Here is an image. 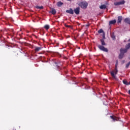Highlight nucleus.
Here are the masks:
<instances>
[{
    "instance_id": "f03ea898",
    "label": "nucleus",
    "mask_w": 130,
    "mask_h": 130,
    "mask_svg": "<svg viewBox=\"0 0 130 130\" xmlns=\"http://www.w3.org/2000/svg\"><path fill=\"white\" fill-rule=\"evenodd\" d=\"M79 6L82 9H87V7H88V3L86 2H81L79 4Z\"/></svg>"
},
{
    "instance_id": "2eb2a0df",
    "label": "nucleus",
    "mask_w": 130,
    "mask_h": 130,
    "mask_svg": "<svg viewBox=\"0 0 130 130\" xmlns=\"http://www.w3.org/2000/svg\"><path fill=\"white\" fill-rule=\"evenodd\" d=\"M100 41L102 43V45L103 46L104 45H106V44L105 43V42H104V39H101Z\"/></svg>"
},
{
    "instance_id": "473e14b6",
    "label": "nucleus",
    "mask_w": 130,
    "mask_h": 130,
    "mask_svg": "<svg viewBox=\"0 0 130 130\" xmlns=\"http://www.w3.org/2000/svg\"><path fill=\"white\" fill-rule=\"evenodd\" d=\"M128 41H130V39L128 40Z\"/></svg>"
},
{
    "instance_id": "c85d7f7f",
    "label": "nucleus",
    "mask_w": 130,
    "mask_h": 130,
    "mask_svg": "<svg viewBox=\"0 0 130 130\" xmlns=\"http://www.w3.org/2000/svg\"><path fill=\"white\" fill-rule=\"evenodd\" d=\"M55 64H57V62H55Z\"/></svg>"
},
{
    "instance_id": "393cba45",
    "label": "nucleus",
    "mask_w": 130,
    "mask_h": 130,
    "mask_svg": "<svg viewBox=\"0 0 130 130\" xmlns=\"http://www.w3.org/2000/svg\"><path fill=\"white\" fill-rule=\"evenodd\" d=\"M103 38H104V39H105V34H103Z\"/></svg>"
},
{
    "instance_id": "bb28decb",
    "label": "nucleus",
    "mask_w": 130,
    "mask_h": 130,
    "mask_svg": "<svg viewBox=\"0 0 130 130\" xmlns=\"http://www.w3.org/2000/svg\"><path fill=\"white\" fill-rule=\"evenodd\" d=\"M56 67H57V69H58V68H59V66H58V65H56Z\"/></svg>"
},
{
    "instance_id": "4468645a",
    "label": "nucleus",
    "mask_w": 130,
    "mask_h": 130,
    "mask_svg": "<svg viewBox=\"0 0 130 130\" xmlns=\"http://www.w3.org/2000/svg\"><path fill=\"white\" fill-rule=\"evenodd\" d=\"M100 8L101 10L105 9L106 8V5H102L100 7Z\"/></svg>"
},
{
    "instance_id": "423d86ee",
    "label": "nucleus",
    "mask_w": 130,
    "mask_h": 130,
    "mask_svg": "<svg viewBox=\"0 0 130 130\" xmlns=\"http://www.w3.org/2000/svg\"><path fill=\"white\" fill-rule=\"evenodd\" d=\"M76 15H79L80 14V7H77L74 9V11Z\"/></svg>"
},
{
    "instance_id": "7c9ffc66",
    "label": "nucleus",
    "mask_w": 130,
    "mask_h": 130,
    "mask_svg": "<svg viewBox=\"0 0 130 130\" xmlns=\"http://www.w3.org/2000/svg\"><path fill=\"white\" fill-rule=\"evenodd\" d=\"M86 26L88 27V26H89V25H87Z\"/></svg>"
},
{
    "instance_id": "f3484780",
    "label": "nucleus",
    "mask_w": 130,
    "mask_h": 130,
    "mask_svg": "<svg viewBox=\"0 0 130 130\" xmlns=\"http://www.w3.org/2000/svg\"><path fill=\"white\" fill-rule=\"evenodd\" d=\"M111 38L113 40H115V35H114V33H112L111 35Z\"/></svg>"
},
{
    "instance_id": "6e6552de",
    "label": "nucleus",
    "mask_w": 130,
    "mask_h": 130,
    "mask_svg": "<svg viewBox=\"0 0 130 130\" xmlns=\"http://www.w3.org/2000/svg\"><path fill=\"white\" fill-rule=\"evenodd\" d=\"M110 118H111V119H113V121H117L118 120V118L116 116H110Z\"/></svg>"
},
{
    "instance_id": "7ed1b4c3",
    "label": "nucleus",
    "mask_w": 130,
    "mask_h": 130,
    "mask_svg": "<svg viewBox=\"0 0 130 130\" xmlns=\"http://www.w3.org/2000/svg\"><path fill=\"white\" fill-rule=\"evenodd\" d=\"M98 47H99V49H100V50L104 51L105 52H108V49L106 48H105L104 46L99 45Z\"/></svg>"
},
{
    "instance_id": "c756f323",
    "label": "nucleus",
    "mask_w": 130,
    "mask_h": 130,
    "mask_svg": "<svg viewBox=\"0 0 130 130\" xmlns=\"http://www.w3.org/2000/svg\"><path fill=\"white\" fill-rule=\"evenodd\" d=\"M67 1H69V2H71V1H72V0H67Z\"/></svg>"
},
{
    "instance_id": "2f4dec72",
    "label": "nucleus",
    "mask_w": 130,
    "mask_h": 130,
    "mask_svg": "<svg viewBox=\"0 0 130 130\" xmlns=\"http://www.w3.org/2000/svg\"><path fill=\"white\" fill-rule=\"evenodd\" d=\"M27 33H29V31H27Z\"/></svg>"
},
{
    "instance_id": "9d476101",
    "label": "nucleus",
    "mask_w": 130,
    "mask_h": 130,
    "mask_svg": "<svg viewBox=\"0 0 130 130\" xmlns=\"http://www.w3.org/2000/svg\"><path fill=\"white\" fill-rule=\"evenodd\" d=\"M116 23V20H113L109 21V25H114Z\"/></svg>"
},
{
    "instance_id": "f257e3e1",
    "label": "nucleus",
    "mask_w": 130,
    "mask_h": 130,
    "mask_svg": "<svg viewBox=\"0 0 130 130\" xmlns=\"http://www.w3.org/2000/svg\"><path fill=\"white\" fill-rule=\"evenodd\" d=\"M117 73H118V71L117 70V67L116 65L115 70L110 72L111 76H112L113 79L116 80V75H117Z\"/></svg>"
},
{
    "instance_id": "412c9836",
    "label": "nucleus",
    "mask_w": 130,
    "mask_h": 130,
    "mask_svg": "<svg viewBox=\"0 0 130 130\" xmlns=\"http://www.w3.org/2000/svg\"><path fill=\"white\" fill-rule=\"evenodd\" d=\"M123 84H124V85H129V84L128 83V82H127V81H126V80H123Z\"/></svg>"
},
{
    "instance_id": "0eeeda50",
    "label": "nucleus",
    "mask_w": 130,
    "mask_h": 130,
    "mask_svg": "<svg viewBox=\"0 0 130 130\" xmlns=\"http://www.w3.org/2000/svg\"><path fill=\"white\" fill-rule=\"evenodd\" d=\"M66 13L71 14V15H74V10H73L72 8H70V10H66Z\"/></svg>"
},
{
    "instance_id": "b1692460",
    "label": "nucleus",
    "mask_w": 130,
    "mask_h": 130,
    "mask_svg": "<svg viewBox=\"0 0 130 130\" xmlns=\"http://www.w3.org/2000/svg\"><path fill=\"white\" fill-rule=\"evenodd\" d=\"M129 66H130V61L127 64H126V66H125L126 69L128 68V67H129Z\"/></svg>"
},
{
    "instance_id": "1a4fd4ad",
    "label": "nucleus",
    "mask_w": 130,
    "mask_h": 130,
    "mask_svg": "<svg viewBox=\"0 0 130 130\" xmlns=\"http://www.w3.org/2000/svg\"><path fill=\"white\" fill-rule=\"evenodd\" d=\"M122 21V16H118V20H117L118 24H119V23H121Z\"/></svg>"
},
{
    "instance_id": "5701e85b",
    "label": "nucleus",
    "mask_w": 130,
    "mask_h": 130,
    "mask_svg": "<svg viewBox=\"0 0 130 130\" xmlns=\"http://www.w3.org/2000/svg\"><path fill=\"white\" fill-rule=\"evenodd\" d=\"M104 31H103V29H101L99 30H98V33H99V34H101V33H104Z\"/></svg>"
},
{
    "instance_id": "9b49d317",
    "label": "nucleus",
    "mask_w": 130,
    "mask_h": 130,
    "mask_svg": "<svg viewBox=\"0 0 130 130\" xmlns=\"http://www.w3.org/2000/svg\"><path fill=\"white\" fill-rule=\"evenodd\" d=\"M124 22L126 23L127 24H130V18H126L124 19Z\"/></svg>"
},
{
    "instance_id": "dca6fc26",
    "label": "nucleus",
    "mask_w": 130,
    "mask_h": 130,
    "mask_svg": "<svg viewBox=\"0 0 130 130\" xmlns=\"http://www.w3.org/2000/svg\"><path fill=\"white\" fill-rule=\"evenodd\" d=\"M63 5V3L60 2H58L57 4V7H61V6H62Z\"/></svg>"
},
{
    "instance_id": "4be33fe9",
    "label": "nucleus",
    "mask_w": 130,
    "mask_h": 130,
    "mask_svg": "<svg viewBox=\"0 0 130 130\" xmlns=\"http://www.w3.org/2000/svg\"><path fill=\"white\" fill-rule=\"evenodd\" d=\"M44 28L46 29V30H48V29H49V25H46L44 26Z\"/></svg>"
},
{
    "instance_id": "6ab92c4d",
    "label": "nucleus",
    "mask_w": 130,
    "mask_h": 130,
    "mask_svg": "<svg viewBox=\"0 0 130 130\" xmlns=\"http://www.w3.org/2000/svg\"><path fill=\"white\" fill-rule=\"evenodd\" d=\"M36 8L38 9V10H42V9H43V6H37L36 7Z\"/></svg>"
},
{
    "instance_id": "aec40b11",
    "label": "nucleus",
    "mask_w": 130,
    "mask_h": 130,
    "mask_svg": "<svg viewBox=\"0 0 130 130\" xmlns=\"http://www.w3.org/2000/svg\"><path fill=\"white\" fill-rule=\"evenodd\" d=\"M125 48H127L128 50L130 49V43L125 45Z\"/></svg>"
},
{
    "instance_id": "39448f33",
    "label": "nucleus",
    "mask_w": 130,
    "mask_h": 130,
    "mask_svg": "<svg viewBox=\"0 0 130 130\" xmlns=\"http://www.w3.org/2000/svg\"><path fill=\"white\" fill-rule=\"evenodd\" d=\"M127 50H128L126 48H125V49L121 48L120 49V53L124 54V53H126L127 52Z\"/></svg>"
},
{
    "instance_id": "a878e982",
    "label": "nucleus",
    "mask_w": 130,
    "mask_h": 130,
    "mask_svg": "<svg viewBox=\"0 0 130 130\" xmlns=\"http://www.w3.org/2000/svg\"><path fill=\"white\" fill-rule=\"evenodd\" d=\"M66 27H67V28H69V27H70V25H66Z\"/></svg>"
},
{
    "instance_id": "20e7f679",
    "label": "nucleus",
    "mask_w": 130,
    "mask_h": 130,
    "mask_svg": "<svg viewBox=\"0 0 130 130\" xmlns=\"http://www.w3.org/2000/svg\"><path fill=\"white\" fill-rule=\"evenodd\" d=\"M125 4V1L124 0H122L121 2H117L114 3L115 6H120V5H124Z\"/></svg>"
},
{
    "instance_id": "f8f14e48",
    "label": "nucleus",
    "mask_w": 130,
    "mask_h": 130,
    "mask_svg": "<svg viewBox=\"0 0 130 130\" xmlns=\"http://www.w3.org/2000/svg\"><path fill=\"white\" fill-rule=\"evenodd\" d=\"M41 49H42L41 47H36L35 49V51H36V52H38V51H39L40 50H41Z\"/></svg>"
},
{
    "instance_id": "ddd939ff",
    "label": "nucleus",
    "mask_w": 130,
    "mask_h": 130,
    "mask_svg": "<svg viewBox=\"0 0 130 130\" xmlns=\"http://www.w3.org/2000/svg\"><path fill=\"white\" fill-rule=\"evenodd\" d=\"M50 13H51V14H52V15H55V14H56V10H55V9H53L52 11L50 12Z\"/></svg>"
},
{
    "instance_id": "a211bd4d",
    "label": "nucleus",
    "mask_w": 130,
    "mask_h": 130,
    "mask_svg": "<svg viewBox=\"0 0 130 130\" xmlns=\"http://www.w3.org/2000/svg\"><path fill=\"white\" fill-rule=\"evenodd\" d=\"M123 55H124V54L120 53V54L119 55V58H120V59H121V58H123Z\"/></svg>"
},
{
    "instance_id": "cd10ccee",
    "label": "nucleus",
    "mask_w": 130,
    "mask_h": 130,
    "mask_svg": "<svg viewBox=\"0 0 130 130\" xmlns=\"http://www.w3.org/2000/svg\"><path fill=\"white\" fill-rule=\"evenodd\" d=\"M128 94L130 95V90H128Z\"/></svg>"
}]
</instances>
